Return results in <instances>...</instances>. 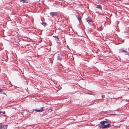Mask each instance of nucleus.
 <instances>
[{"label": "nucleus", "mask_w": 129, "mask_h": 129, "mask_svg": "<svg viewBox=\"0 0 129 129\" xmlns=\"http://www.w3.org/2000/svg\"><path fill=\"white\" fill-rule=\"evenodd\" d=\"M101 125H103L102 126V128H104L107 127H109L111 126V124L108 123V122L105 121H103L100 122Z\"/></svg>", "instance_id": "1"}, {"label": "nucleus", "mask_w": 129, "mask_h": 129, "mask_svg": "<svg viewBox=\"0 0 129 129\" xmlns=\"http://www.w3.org/2000/svg\"><path fill=\"white\" fill-rule=\"evenodd\" d=\"M50 14L53 17L54 16H57V13L56 12H51L50 13Z\"/></svg>", "instance_id": "2"}, {"label": "nucleus", "mask_w": 129, "mask_h": 129, "mask_svg": "<svg viewBox=\"0 0 129 129\" xmlns=\"http://www.w3.org/2000/svg\"><path fill=\"white\" fill-rule=\"evenodd\" d=\"M7 128V125H3L0 126V129H6Z\"/></svg>", "instance_id": "3"}, {"label": "nucleus", "mask_w": 129, "mask_h": 129, "mask_svg": "<svg viewBox=\"0 0 129 129\" xmlns=\"http://www.w3.org/2000/svg\"><path fill=\"white\" fill-rule=\"evenodd\" d=\"M76 17H77L78 20L79 22H80L81 21V16H79V15H76Z\"/></svg>", "instance_id": "4"}, {"label": "nucleus", "mask_w": 129, "mask_h": 129, "mask_svg": "<svg viewBox=\"0 0 129 129\" xmlns=\"http://www.w3.org/2000/svg\"><path fill=\"white\" fill-rule=\"evenodd\" d=\"M44 108V107H43L40 110H36L35 111L37 112H42L43 111V109Z\"/></svg>", "instance_id": "5"}, {"label": "nucleus", "mask_w": 129, "mask_h": 129, "mask_svg": "<svg viewBox=\"0 0 129 129\" xmlns=\"http://www.w3.org/2000/svg\"><path fill=\"white\" fill-rule=\"evenodd\" d=\"M86 20L87 21L88 23H89L90 22H91L92 21L89 18H87L86 19Z\"/></svg>", "instance_id": "6"}, {"label": "nucleus", "mask_w": 129, "mask_h": 129, "mask_svg": "<svg viewBox=\"0 0 129 129\" xmlns=\"http://www.w3.org/2000/svg\"><path fill=\"white\" fill-rule=\"evenodd\" d=\"M28 0H20L21 2H23V3H27Z\"/></svg>", "instance_id": "7"}, {"label": "nucleus", "mask_w": 129, "mask_h": 129, "mask_svg": "<svg viewBox=\"0 0 129 129\" xmlns=\"http://www.w3.org/2000/svg\"><path fill=\"white\" fill-rule=\"evenodd\" d=\"M96 6V8H98L102 10V7L101 5H97Z\"/></svg>", "instance_id": "8"}, {"label": "nucleus", "mask_w": 129, "mask_h": 129, "mask_svg": "<svg viewBox=\"0 0 129 129\" xmlns=\"http://www.w3.org/2000/svg\"><path fill=\"white\" fill-rule=\"evenodd\" d=\"M119 52L120 53L125 52V51L123 49H120L119 50Z\"/></svg>", "instance_id": "9"}, {"label": "nucleus", "mask_w": 129, "mask_h": 129, "mask_svg": "<svg viewBox=\"0 0 129 129\" xmlns=\"http://www.w3.org/2000/svg\"><path fill=\"white\" fill-rule=\"evenodd\" d=\"M41 24L42 25H44V26H46L47 25V24L45 22H42Z\"/></svg>", "instance_id": "10"}, {"label": "nucleus", "mask_w": 129, "mask_h": 129, "mask_svg": "<svg viewBox=\"0 0 129 129\" xmlns=\"http://www.w3.org/2000/svg\"><path fill=\"white\" fill-rule=\"evenodd\" d=\"M5 113V112L4 111V112H3L2 111H0V114H3L4 113Z\"/></svg>", "instance_id": "11"}, {"label": "nucleus", "mask_w": 129, "mask_h": 129, "mask_svg": "<svg viewBox=\"0 0 129 129\" xmlns=\"http://www.w3.org/2000/svg\"><path fill=\"white\" fill-rule=\"evenodd\" d=\"M125 54L127 55H129V53L128 52L125 51Z\"/></svg>", "instance_id": "12"}, {"label": "nucleus", "mask_w": 129, "mask_h": 129, "mask_svg": "<svg viewBox=\"0 0 129 129\" xmlns=\"http://www.w3.org/2000/svg\"><path fill=\"white\" fill-rule=\"evenodd\" d=\"M53 37H54L57 38V40H59V39L58 38V36H53Z\"/></svg>", "instance_id": "13"}, {"label": "nucleus", "mask_w": 129, "mask_h": 129, "mask_svg": "<svg viewBox=\"0 0 129 129\" xmlns=\"http://www.w3.org/2000/svg\"><path fill=\"white\" fill-rule=\"evenodd\" d=\"M58 60H61L62 59L60 58V57L59 56H58Z\"/></svg>", "instance_id": "14"}, {"label": "nucleus", "mask_w": 129, "mask_h": 129, "mask_svg": "<svg viewBox=\"0 0 129 129\" xmlns=\"http://www.w3.org/2000/svg\"><path fill=\"white\" fill-rule=\"evenodd\" d=\"M52 111V110L51 109H49V110L48 111V112H51Z\"/></svg>", "instance_id": "15"}, {"label": "nucleus", "mask_w": 129, "mask_h": 129, "mask_svg": "<svg viewBox=\"0 0 129 129\" xmlns=\"http://www.w3.org/2000/svg\"><path fill=\"white\" fill-rule=\"evenodd\" d=\"M2 89H0V92H1L3 91Z\"/></svg>", "instance_id": "16"}, {"label": "nucleus", "mask_w": 129, "mask_h": 129, "mask_svg": "<svg viewBox=\"0 0 129 129\" xmlns=\"http://www.w3.org/2000/svg\"><path fill=\"white\" fill-rule=\"evenodd\" d=\"M56 40L57 41H59V40H57V38H56Z\"/></svg>", "instance_id": "17"}]
</instances>
